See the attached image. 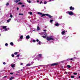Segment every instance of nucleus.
Returning a JSON list of instances; mask_svg holds the SVG:
<instances>
[{"instance_id":"1","label":"nucleus","mask_w":80,"mask_h":80,"mask_svg":"<svg viewBox=\"0 0 80 80\" xmlns=\"http://www.w3.org/2000/svg\"><path fill=\"white\" fill-rule=\"evenodd\" d=\"M7 27V26H2L0 27V30H2V28H3V29H5V31H7L8 29L6 28Z\"/></svg>"},{"instance_id":"2","label":"nucleus","mask_w":80,"mask_h":80,"mask_svg":"<svg viewBox=\"0 0 80 80\" xmlns=\"http://www.w3.org/2000/svg\"><path fill=\"white\" fill-rule=\"evenodd\" d=\"M42 35H44V36H42V37L43 38H46V37L47 36V33L46 32H42L41 33Z\"/></svg>"},{"instance_id":"3","label":"nucleus","mask_w":80,"mask_h":80,"mask_svg":"<svg viewBox=\"0 0 80 80\" xmlns=\"http://www.w3.org/2000/svg\"><path fill=\"white\" fill-rule=\"evenodd\" d=\"M47 40L49 41L51 40H53V38H51V37H47Z\"/></svg>"},{"instance_id":"4","label":"nucleus","mask_w":80,"mask_h":80,"mask_svg":"<svg viewBox=\"0 0 80 80\" xmlns=\"http://www.w3.org/2000/svg\"><path fill=\"white\" fill-rule=\"evenodd\" d=\"M66 13H68L69 15H73V12H67Z\"/></svg>"},{"instance_id":"5","label":"nucleus","mask_w":80,"mask_h":80,"mask_svg":"<svg viewBox=\"0 0 80 80\" xmlns=\"http://www.w3.org/2000/svg\"><path fill=\"white\" fill-rule=\"evenodd\" d=\"M58 65V63H53V64H51V66H53V65Z\"/></svg>"},{"instance_id":"6","label":"nucleus","mask_w":80,"mask_h":80,"mask_svg":"<svg viewBox=\"0 0 80 80\" xmlns=\"http://www.w3.org/2000/svg\"><path fill=\"white\" fill-rule=\"evenodd\" d=\"M46 15V16H48V17H49V18H52V16H51V15H49V14H47Z\"/></svg>"},{"instance_id":"7","label":"nucleus","mask_w":80,"mask_h":80,"mask_svg":"<svg viewBox=\"0 0 80 80\" xmlns=\"http://www.w3.org/2000/svg\"><path fill=\"white\" fill-rule=\"evenodd\" d=\"M74 9H75V8H74L72 7V6L70 7V10H74Z\"/></svg>"},{"instance_id":"8","label":"nucleus","mask_w":80,"mask_h":80,"mask_svg":"<svg viewBox=\"0 0 80 80\" xmlns=\"http://www.w3.org/2000/svg\"><path fill=\"white\" fill-rule=\"evenodd\" d=\"M11 67H12V68H13V67H15V64H11Z\"/></svg>"},{"instance_id":"9","label":"nucleus","mask_w":80,"mask_h":80,"mask_svg":"<svg viewBox=\"0 0 80 80\" xmlns=\"http://www.w3.org/2000/svg\"><path fill=\"white\" fill-rule=\"evenodd\" d=\"M26 39H29L30 38V36L29 35H28L26 37Z\"/></svg>"},{"instance_id":"10","label":"nucleus","mask_w":80,"mask_h":80,"mask_svg":"<svg viewBox=\"0 0 80 80\" xmlns=\"http://www.w3.org/2000/svg\"><path fill=\"white\" fill-rule=\"evenodd\" d=\"M20 0H16L14 1V2H16V3H17V2H20Z\"/></svg>"},{"instance_id":"11","label":"nucleus","mask_w":80,"mask_h":80,"mask_svg":"<svg viewBox=\"0 0 80 80\" xmlns=\"http://www.w3.org/2000/svg\"><path fill=\"white\" fill-rule=\"evenodd\" d=\"M11 19L10 18L8 20H7V22L8 23V22H10V21H11Z\"/></svg>"},{"instance_id":"12","label":"nucleus","mask_w":80,"mask_h":80,"mask_svg":"<svg viewBox=\"0 0 80 80\" xmlns=\"http://www.w3.org/2000/svg\"><path fill=\"white\" fill-rule=\"evenodd\" d=\"M40 30V28L38 26L37 28V30H38H38Z\"/></svg>"},{"instance_id":"13","label":"nucleus","mask_w":80,"mask_h":80,"mask_svg":"<svg viewBox=\"0 0 80 80\" xmlns=\"http://www.w3.org/2000/svg\"><path fill=\"white\" fill-rule=\"evenodd\" d=\"M31 65V64H28L26 65L27 67H28Z\"/></svg>"},{"instance_id":"14","label":"nucleus","mask_w":80,"mask_h":80,"mask_svg":"<svg viewBox=\"0 0 80 80\" xmlns=\"http://www.w3.org/2000/svg\"><path fill=\"white\" fill-rule=\"evenodd\" d=\"M65 31H62V35H64V34H65Z\"/></svg>"},{"instance_id":"15","label":"nucleus","mask_w":80,"mask_h":80,"mask_svg":"<svg viewBox=\"0 0 80 80\" xmlns=\"http://www.w3.org/2000/svg\"><path fill=\"white\" fill-rule=\"evenodd\" d=\"M38 15H42V13H41L40 12H38Z\"/></svg>"},{"instance_id":"16","label":"nucleus","mask_w":80,"mask_h":80,"mask_svg":"<svg viewBox=\"0 0 80 80\" xmlns=\"http://www.w3.org/2000/svg\"><path fill=\"white\" fill-rule=\"evenodd\" d=\"M18 53H19V52H14V55H17V54H18Z\"/></svg>"},{"instance_id":"17","label":"nucleus","mask_w":80,"mask_h":80,"mask_svg":"<svg viewBox=\"0 0 80 80\" xmlns=\"http://www.w3.org/2000/svg\"><path fill=\"white\" fill-rule=\"evenodd\" d=\"M67 67L69 68H71V66L70 65H68L67 66Z\"/></svg>"},{"instance_id":"18","label":"nucleus","mask_w":80,"mask_h":80,"mask_svg":"<svg viewBox=\"0 0 80 80\" xmlns=\"http://www.w3.org/2000/svg\"><path fill=\"white\" fill-rule=\"evenodd\" d=\"M10 44L11 45H12V46H13V43L12 42H11Z\"/></svg>"},{"instance_id":"19","label":"nucleus","mask_w":80,"mask_h":80,"mask_svg":"<svg viewBox=\"0 0 80 80\" xmlns=\"http://www.w3.org/2000/svg\"><path fill=\"white\" fill-rule=\"evenodd\" d=\"M14 78L13 77H12L10 79H9V80H12V79H13V78Z\"/></svg>"},{"instance_id":"20","label":"nucleus","mask_w":80,"mask_h":80,"mask_svg":"<svg viewBox=\"0 0 80 80\" xmlns=\"http://www.w3.org/2000/svg\"><path fill=\"white\" fill-rule=\"evenodd\" d=\"M28 13H29V14H30V15H32V12H29Z\"/></svg>"},{"instance_id":"21","label":"nucleus","mask_w":80,"mask_h":80,"mask_svg":"<svg viewBox=\"0 0 80 80\" xmlns=\"http://www.w3.org/2000/svg\"><path fill=\"white\" fill-rule=\"evenodd\" d=\"M45 15H46V14H43L42 16H41L42 17L44 16H45Z\"/></svg>"},{"instance_id":"22","label":"nucleus","mask_w":80,"mask_h":80,"mask_svg":"<svg viewBox=\"0 0 80 80\" xmlns=\"http://www.w3.org/2000/svg\"><path fill=\"white\" fill-rule=\"evenodd\" d=\"M27 2H28V3H31V1L30 0H27Z\"/></svg>"},{"instance_id":"23","label":"nucleus","mask_w":80,"mask_h":80,"mask_svg":"<svg viewBox=\"0 0 80 80\" xmlns=\"http://www.w3.org/2000/svg\"><path fill=\"white\" fill-rule=\"evenodd\" d=\"M18 4V5H22V4H23V3L21 2H19Z\"/></svg>"},{"instance_id":"24","label":"nucleus","mask_w":80,"mask_h":80,"mask_svg":"<svg viewBox=\"0 0 80 80\" xmlns=\"http://www.w3.org/2000/svg\"><path fill=\"white\" fill-rule=\"evenodd\" d=\"M23 36H21L20 37V38H21V39H22V38H23Z\"/></svg>"},{"instance_id":"25","label":"nucleus","mask_w":80,"mask_h":80,"mask_svg":"<svg viewBox=\"0 0 80 80\" xmlns=\"http://www.w3.org/2000/svg\"><path fill=\"white\" fill-rule=\"evenodd\" d=\"M8 5H9V3H8V2H7V3L6 4V6H8Z\"/></svg>"},{"instance_id":"26","label":"nucleus","mask_w":80,"mask_h":80,"mask_svg":"<svg viewBox=\"0 0 80 80\" xmlns=\"http://www.w3.org/2000/svg\"><path fill=\"white\" fill-rule=\"evenodd\" d=\"M10 17L11 18H12V17H13V16H12V14H11V15H10Z\"/></svg>"},{"instance_id":"27","label":"nucleus","mask_w":80,"mask_h":80,"mask_svg":"<svg viewBox=\"0 0 80 80\" xmlns=\"http://www.w3.org/2000/svg\"><path fill=\"white\" fill-rule=\"evenodd\" d=\"M62 16H61L59 17V19H62Z\"/></svg>"},{"instance_id":"28","label":"nucleus","mask_w":80,"mask_h":80,"mask_svg":"<svg viewBox=\"0 0 80 80\" xmlns=\"http://www.w3.org/2000/svg\"><path fill=\"white\" fill-rule=\"evenodd\" d=\"M47 2L46 1H45L44 2V4H47Z\"/></svg>"},{"instance_id":"29","label":"nucleus","mask_w":80,"mask_h":80,"mask_svg":"<svg viewBox=\"0 0 80 80\" xmlns=\"http://www.w3.org/2000/svg\"><path fill=\"white\" fill-rule=\"evenodd\" d=\"M19 15H23V14L20 13L19 14Z\"/></svg>"},{"instance_id":"30","label":"nucleus","mask_w":80,"mask_h":80,"mask_svg":"<svg viewBox=\"0 0 80 80\" xmlns=\"http://www.w3.org/2000/svg\"><path fill=\"white\" fill-rule=\"evenodd\" d=\"M40 43H41V42L39 41L38 43V44H39V45H40Z\"/></svg>"},{"instance_id":"31","label":"nucleus","mask_w":80,"mask_h":80,"mask_svg":"<svg viewBox=\"0 0 80 80\" xmlns=\"http://www.w3.org/2000/svg\"><path fill=\"white\" fill-rule=\"evenodd\" d=\"M56 26H58V23H57L55 24Z\"/></svg>"},{"instance_id":"32","label":"nucleus","mask_w":80,"mask_h":80,"mask_svg":"<svg viewBox=\"0 0 80 80\" xmlns=\"http://www.w3.org/2000/svg\"><path fill=\"white\" fill-rule=\"evenodd\" d=\"M12 57H14L15 56H14V54H12Z\"/></svg>"},{"instance_id":"33","label":"nucleus","mask_w":80,"mask_h":80,"mask_svg":"<svg viewBox=\"0 0 80 80\" xmlns=\"http://www.w3.org/2000/svg\"><path fill=\"white\" fill-rule=\"evenodd\" d=\"M32 42H36V41H35V40H32Z\"/></svg>"},{"instance_id":"34","label":"nucleus","mask_w":80,"mask_h":80,"mask_svg":"<svg viewBox=\"0 0 80 80\" xmlns=\"http://www.w3.org/2000/svg\"><path fill=\"white\" fill-rule=\"evenodd\" d=\"M71 78H74V76H71Z\"/></svg>"},{"instance_id":"35","label":"nucleus","mask_w":80,"mask_h":80,"mask_svg":"<svg viewBox=\"0 0 80 80\" xmlns=\"http://www.w3.org/2000/svg\"><path fill=\"white\" fill-rule=\"evenodd\" d=\"M51 23H52V22H53V20H51L50 21Z\"/></svg>"},{"instance_id":"36","label":"nucleus","mask_w":80,"mask_h":80,"mask_svg":"<svg viewBox=\"0 0 80 80\" xmlns=\"http://www.w3.org/2000/svg\"><path fill=\"white\" fill-rule=\"evenodd\" d=\"M5 46H7L8 45V44L7 43H6L5 44Z\"/></svg>"},{"instance_id":"37","label":"nucleus","mask_w":80,"mask_h":80,"mask_svg":"<svg viewBox=\"0 0 80 80\" xmlns=\"http://www.w3.org/2000/svg\"><path fill=\"white\" fill-rule=\"evenodd\" d=\"M22 7H25V5H22Z\"/></svg>"},{"instance_id":"38","label":"nucleus","mask_w":80,"mask_h":80,"mask_svg":"<svg viewBox=\"0 0 80 80\" xmlns=\"http://www.w3.org/2000/svg\"><path fill=\"white\" fill-rule=\"evenodd\" d=\"M73 74L74 75H77V73H74Z\"/></svg>"},{"instance_id":"39","label":"nucleus","mask_w":80,"mask_h":80,"mask_svg":"<svg viewBox=\"0 0 80 80\" xmlns=\"http://www.w3.org/2000/svg\"><path fill=\"white\" fill-rule=\"evenodd\" d=\"M73 58H72L71 59H70V60H73Z\"/></svg>"},{"instance_id":"40","label":"nucleus","mask_w":80,"mask_h":80,"mask_svg":"<svg viewBox=\"0 0 80 80\" xmlns=\"http://www.w3.org/2000/svg\"><path fill=\"white\" fill-rule=\"evenodd\" d=\"M36 41H37V42H39V40H38V39H37Z\"/></svg>"},{"instance_id":"41","label":"nucleus","mask_w":80,"mask_h":80,"mask_svg":"<svg viewBox=\"0 0 80 80\" xmlns=\"http://www.w3.org/2000/svg\"><path fill=\"white\" fill-rule=\"evenodd\" d=\"M39 57H41V56H42V54H39Z\"/></svg>"},{"instance_id":"42","label":"nucleus","mask_w":80,"mask_h":80,"mask_svg":"<svg viewBox=\"0 0 80 80\" xmlns=\"http://www.w3.org/2000/svg\"><path fill=\"white\" fill-rule=\"evenodd\" d=\"M44 32H47V30H44Z\"/></svg>"},{"instance_id":"43","label":"nucleus","mask_w":80,"mask_h":80,"mask_svg":"<svg viewBox=\"0 0 80 80\" xmlns=\"http://www.w3.org/2000/svg\"><path fill=\"white\" fill-rule=\"evenodd\" d=\"M17 57H19V55H17Z\"/></svg>"},{"instance_id":"44","label":"nucleus","mask_w":80,"mask_h":80,"mask_svg":"<svg viewBox=\"0 0 80 80\" xmlns=\"http://www.w3.org/2000/svg\"><path fill=\"white\" fill-rule=\"evenodd\" d=\"M3 64L4 65H5V64H6L5 62H3Z\"/></svg>"},{"instance_id":"45","label":"nucleus","mask_w":80,"mask_h":80,"mask_svg":"<svg viewBox=\"0 0 80 80\" xmlns=\"http://www.w3.org/2000/svg\"><path fill=\"white\" fill-rule=\"evenodd\" d=\"M41 3H42V1H41L40 3V4H41Z\"/></svg>"},{"instance_id":"46","label":"nucleus","mask_w":80,"mask_h":80,"mask_svg":"<svg viewBox=\"0 0 80 80\" xmlns=\"http://www.w3.org/2000/svg\"><path fill=\"white\" fill-rule=\"evenodd\" d=\"M18 9H19V8H17V10H18Z\"/></svg>"},{"instance_id":"47","label":"nucleus","mask_w":80,"mask_h":80,"mask_svg":"<svg viewBox=\"0 0 80 80\" xmlns=\"http://www.w3.org/2000/svg\"><path fill=\"white\" fill-rule=\"evenodd\" d=\"M55 0H50V2H52V1H53Z\"/></svg>"},{"instance_id":"48","label":"nucleus","mask_w":80,"mask_h":80,"mask_svg":"<svg viewBox=\"0 0 80 80\" xmlns=\"http://www.w3.org/2000/svg\"><path fill=\"white\" fill-rule=\"evenodd\" d=\"M10 75H12V74H13V73H10Z\"/></svg>"},{"instance_id":"49","label":"nucleus","mask_w":80,"mask_h":80,"mask_svg":"<svg viewBox=\"0 0 80 80\" xmlns=\"http://www.w3.org/2000/svg\"><path fill=\"white\" fill-rule=\"evenodd\" d=\"M23 65V63H21V65Z\"/></svg>"},{"instance_id":"50","label":"nucleus","mask_w":80,"mask_h":80,"mask_svg":"<svg viewBox=\"0 0 80 80\" xmlns=\"http://www.w3.org/2000/svg\"><path fill=\"white\" fill-rule=\"evenodd\" d=\"M37 2H38H38H39V1L38 0V1H37Z\"/></svg>"},{"instance_id":"51","label":"nucleus","mask_w":80,"mask_h":80,"mask_svg":"<svg viewBox=\"0 0 80 80\" xmlns=\"http://www.w3.org/2000/svg\"><path fill=\"white\" fill-rule=\"evenodd\" d=\"M70 60V59H67V60H68H68Z\"/></svg>"},{"instance_id":"52","label":"nucleus","mask_w":80,"mask_h":80,"mask_svg":"<svg viewBox=\"0 0 80 80\" xmlns=\"http://www.w3.org/2000/svg\"><path fill=\"white\" fill-rule=\"evenodd\" d=\"M17 72H18V73H20V72H19V71H17Z\"/></svg>"},{"instance_id":"53","label":"nucleus","mask_w":80,"mask_h":80,"mask_svg":"<svg viewBox=\"0 0 80 80\" xmlns=\"http://www.w3.org/2000/svg\"><path fill=\"white\" fill-rule=\"evenodd\" d=\"M7 28L8 30H9V28Z\"/></svg>"},{"instance_id":"54","label":"nucleus","mask_w":80,"mask_h":80,"mask_svg":"<svg viewBox=\"0 0 80 80\" xmlns=\"http://www.w3.org/2000/svg\"><path fill=\"white\" fill-rule=\"evenodd\" d=\"M65 73H66V74H67V72H66Z\"/></svg>"},{"instance_id":"55","label":"nucleus","mask_w":80,"mask_h":80,"mask_svg":"<svg viewBox=\"0 0 80 80\" xmlns=\"http://www.w3.org/2000/svg\"><path fill=\"white\" fill-rule=\"evenodd\" d=\"M33 31H34L35 32V30H33Z\"/></svg>"},{"instance_id":"56","label":"nucleus","mask_w":80,"mask_h":80,"mask_svg":"<svg viewBox=\"0 0 80 80\" xmlns=\"http://www.w3.org/2000/svg\"><path fill=\"white\" fill-rule=\"evenodd\" d=\"M5 77H7V76H5L4 77V78H5Z\"/></svg>"},{"instance_id":"57","label":"nucleus","mask_w":80,"mask_h":80,"mask_svg":"<svg viewBox=\"0 0 80 80\" xmlns=\"http://www.w3.org/2000/svg\"><path fill=\"white\" fill-rule=\"evenodd\" d=\"M19 41H20V40H18V42H19Z\"/></svg>"},{"instance_id":"58","label":"nucleus","mask_w":80,"mask_h":80,"mask_svg":"<svg viewBox=\"0 0 80 80\" xmlns=\"http://www.w3.org/2000/svg\"><path fill=\"white\" fill-rule=\"evenodd\" d=\"M21 70V71H22V70Z\"/></svg>"},{"instance_id":"59","label":"nucleus","mask_w":80,"mask_h":80,"mask_svg":"<svg viewBox=\"0 0 80 80\" xmlns=\"http://www.w3.org/2000/svg\"><path fill=\"white\" fill-rule=\"evenodd\" d=\"M0 36H1V34H0Z\"/></svg>"},{"instance_id":"60","label":"nucleus","mask_w":80,"mask_h":80,"mask_svg":"<svg viewBox=\"0 0 80 80\" xmlns=\"http://www.w3.org/2000/svg\"><path fill=\"white\" fill-rule=\"evenodd\" d=\"M63 30V29H62V31Z\"/></svg>"},{"instance_id":"61","label":"nucleus","mask_w":80,"mask_h":80,"mask_svg":"<svg viewBox=\"0 0 80 80\" xmlns=\"http://www.w3.org/2000/svg\"><path fill=\"white\" fill-rule=\"evenodd\" d=\"M66 32H67V31H66Z\"/></svg>"}]
</instances>
